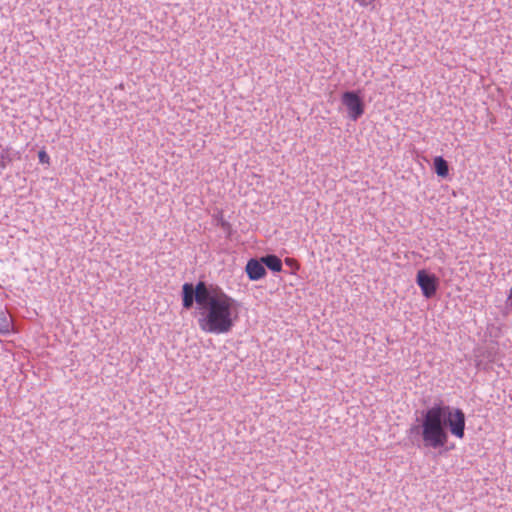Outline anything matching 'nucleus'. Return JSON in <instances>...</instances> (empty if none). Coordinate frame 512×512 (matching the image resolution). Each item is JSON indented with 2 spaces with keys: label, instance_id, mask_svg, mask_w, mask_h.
<instances>
[{
  "label": "nucleus",
  "instance_id": "1",
  "mask_svg": "<svg viewBox=\"0 0 512 512\" xmlns=\"http://www.w3.org/2000/svg\"><path fill=\"white\" fill-rule=\"evenodd\" d=\"M182 307L199 311L198 325L210 334H227L239 319L240 303L225 293L217 284L199 280L196 284L185 282L181 289Z\"/></svg>",
  "mask_w": 512,
  "mask_h": 512
},
{
  "label": "nucleus",
  "instance_id": "2",
  "mask_svg": "<svg viewBox=\"0 0 512 512\" xmlns=\"http://www.w3.org/2000/svg\"><path fill=\"white\" fill-rule=\"evenodd\" d=\"M465 428L464 411L439 401L420 411L416 422L407 430V439L420 450H438L442 454L454 448L453 444L448 446L449 433L463 439Z\"/></svg>",
  "mask_w": 512,
  "mask_h": 512
},
{
  "label": "nucleus",
  "instance_id": "3",
  "mask_svg": "<svg viewBox=\"0 0 512 512\" xmlns=\"http://www.w3.org/2000/svg\"><path fill=\"white\" fill-rule=\"evenodd\" d=\"M341 103L345 106L348 118L356 122L365 113V102L361 90H346L341 94Z\"/></svg>",
  "mask_w": 512,
  "mask_h": 512
},
{
  "label": "nucleus",
  "instance_id": "4",
  "mask_svg": "<svg viewBox=\"0 0 512 512\" xmlns=\"http://www.w3.org/2000/svg\"><path fill=\"white\" fill-rule=\"evenodd\" d=\"M416 283L420 287L422 295L427 299L433 298L439 288V278L426 269L418 270Z\"/></svg>",
  "mask_w": 512,
  "mask_h": 512
},
{
  "label": "nucleus",
  "instance_id": "5",
  "mask_svg": "<svg viewBox=\"0 0 512 512\" xmlns=\"http://www.w3.org/2000/svg\"><path fill=\"white\" fill-rule=\"evenodd\" d=\"M245 272L247 277L251 281H258L263 279L267 275V271L264 268L261 258L253 257L250 258L245 266Z\"/></svg>",
  "mask_w": 512,
  "mask_h": 512
},
{
  "label": "nucleus",
  "instance_id": "6",
  "mask_svg": "<svg viewBox=\"0 0 512 512\" xmlns=\"http://www.w3.org/2000/svg\"><path fill=\"white\" fill-rule=\"evenodd\" d=\"M498 354L499 349L497 347V342H492L485 347L477 349L475 357L486 360L483 370H488L489 365L496 361Z\"/></svg>",
  "mask_w": 512,
  "mask_h": 512
},
{
  "label": "nucleus",
  "instance_id": "7",
  "mask_svg": "<svg viewBox=\"0 0 512 512\" xmlns=\"http://www.w3.org/2000/svg\"><path fill=\"white\" fill-rule=\"evenodd\" d=\"M264 268L271 270L273 273L282 271L283 262L279 256L273 253H268L260 257Z\"/></svg>",
  "mask_w": 512,
  "mask_h": 512
},
{
  "label": "nucleus",
  "instance_id": "8",
  "mask_svg": "<svg viewBox=\"0 0 512 512\" xmlns=\"http://www.w3.org/2000/svg\"><path fill=\"white\" fill-rule=\"evenodd\" d=\"M433 171L440 178H446L449 175V163L443 156H435L433 159Z\"/></svg>",
  "mask_w": 512,
  "mask_h": 512
},
{
  "label": "nucleus",
  "instance_id": "9",
  "mask_svg": "<svg viewBox=\"0 0 512 512\" xmlns=\"http://www.w3.org/2000/svg\"><path fill=\"white\" fill-rule=\"evenodd\" d=\"M11 321L4 313H0V333L7 334L10 332Z\"/></svg>",
  "mask_w": 512,
  "mask_h": 512
},
{
  "label": "nucleus",
  "instance_id": "10",
  "mask_svg": "<svg viewBox=\"0 0 512 512\" xmlns=\"http://www.w3.org/2000/svg\"><path fill=\"white\" fill-rule=\"evenodd\" d=\"M13 161V157L8 151H4L0 155V168L5 169L9 163Z\"/></svg>",
  "mask_w": 512,
  "mask_h": 512
},
{
  "label": "nucleus",
  "instance_id": "11",
  "mask_svg": "<svg viewBox=\"0 0 512 512\" xmlns=\"http://www.w3.org/2000/svg\"><path fill=\"white\" fill-rule=\"evenodd\" d=\"M284 262L288 267L292 269L293 273H296V271L300 268L299 262L294 258L287 257L285 258Z\"/></svg>",
  "mask_w": 512,
  "mask_h": 512
},
{
  "label": "nucleus",
  "instance_id": "12",
  "mask_svg": "<svg viewBox=\"0 0 512 512\" xmlns=\"http://www.w3.org/2000/svg\"><path fill=\"white\" fill-rule=\"evenodd\" d=\"M38 159L41 164H49L50 163V157L44 149H41L38 152Z\"/></svg>",
  "mask_w": 512,
  "mask_h": 512
},
{
  "label": "nucleus",
  "instance_id": "13",
  "mask_svg": "<svg viewBox=\"0 0 512 512\" xmlns=\"http://www.w3.org/2000/svg\"><path fill=\"white\" fill-rule=\"evenodd\" d=\"M218 226H220L221 229H223L227 233H230L232 230L231 224L228 221H226L222 216L218 219Z\"/></svg>",
  "mask_w": 512,
  "mask_h": 512
},
{
  "label": "nucleus",
  "instance_id": "14",
  "mask_svg": "<svg viewBox=\"0 0 512 512\" xmlns=\"http://www.w3.org/2000/svg\"><path fill=\"white\" fill-rule=\"evenodd\" d=\"M505 305L508 310H512V288L509 290Z\"/></svg>",
  "mask_w": 512,
  "mask_h": 512
},
{
  "label": "nucleus",
  "instance_id": "15",
  "mask_svg": "<svg viewBox=\"0 0 512 512\" xmlns=\"http://www.w3.org/2000/svg\"><path fill=\"white\" fill-rule=\"evenodd\" d=\"M475 366L477 369H483V366L485 365L486 363V360H484L483 358H477L476 357V360H475Z\"/></svg>",
  "mask_w": 512,
  "mask_h": 512
}]
</instances>
